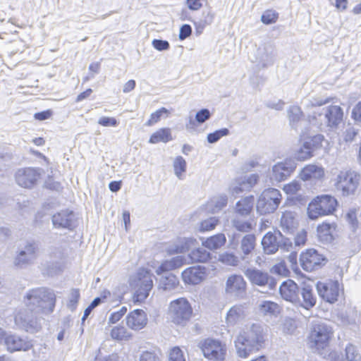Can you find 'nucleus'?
<instances>
[{
    "label": "nucleus",
    "instance_id": "obj_6",
    "mask_svg": "<svg viewBox=\"0 0 361 361\" xmlns=\"http://www.w3.org/2000/svg\"><path fill=\"white\" fill-rule=\"evenodd\" d=\"M192 308L185 298H179L172 300L169 306V315L172 322L184 325L190 319Z\"/></svg>",
    "mask_w": 361,
    "mask_h": 361
},
{
    "label": "nucleus",
    "instance_id": "obj_64",
    "mask_svg": "<svg viewBox=\"0 0 361 361\" xmlns=\"http://www.w3.org/2000/svg\"><path fill=\"white\" fill-rule=\"evenodd\" d=\"M173 270L169 259L164 261L161 265L157 269L156 273L158 275L161 274L163 272Z\"/></svg>",
    "mask_w": 361,
    "mask_h": 361
},
{
    "label": "nucleus",
    "instance_id": "obj_3",
    "mask_svg": "<svg viewBox=\"0 0 361 361\" xmlns=\"http://www.w3.org/2000/svg\"><path fill=\"white\" fill-rule=\"evenodd\" d=\"M153 275L146 269H139L130 279V285L136 289L135 298L142 302L149 295L153 287Z\"/></svg>",
    "mask_w": 361,
    "mask_h": 361
},
{
    "label": "nucleus",
    "instance_id": "obj_5",
    "mask_svg": "<svg viewBox=\"0 0 361 361\" xmlns=\"http://www.w3.org/2000/svg\"><path fill=\"white\" fill-rule=\"evenodd\" d=\"M282 200L281 192L273 188L263 190L257 202V211L264 215L274 213L279 207Z\"/></svg>",
    "mask_w": 361,
    "mask_h": 361
},
{
    "label": "nucleus",
    "instance_id": "obj_23",
    "mask_svg": "<svg viewBox=\"0 0 361 361\" xmlns=\"http://www.w3.org/2000/svg\"><path fill=\"white\" fill-rule=\"evenodd\" d=\"M290 125L301 137L305 136L311 125L310 116H306V114H289Z\"/></svg>",
    "mask_w": 361,
    "mask_h": 361
},
{
    "label": "nucleus",
    "instance_id": "obj_54",
    "mask_svg": "<svg viewBox=\"0 0 361 361\" xmlns=\"http://www.w3.org/2000/svg\"><path fill=\"white\" fill-rule=\"evenodd\" d=\"M328 126H337L343 120V114H324Z\"/></svg>",
    "mask_w": 361,
    "mask_h": 361
},
{
    "label": "nucleus",
    "instance_id": "obj_15",
    "mask_svg": "<svg viewBox=\"0 0 361 361\" xmlns=\"http://www.w3.org/2000/svg\"><path fill=\"white\" fill-rule=\"evenodd\" d=\"M247 283L240 274H231L227 277L225 283V292L231 298H242L246 291Z\"/></svg>",
    "mask_w": 361,
    "mask_h": 361
},
{
    "label": "nucleus",
    "instance_id": "obj_10",
    "mask_svg": "<svg viewBox=\"0 0 361 361\" xmlns=\"http://www.w3.org/2000/svg\"><path fill=\"white\" fill-rule=\"evenodd\" d=\"M360 181V175L355 171H341L337 176L336 187L343 195L353 194Z\"/></svg>",
    "mask_w": 361,
    "mask_h": 361
},
{
    "label": "nucleus",
    "instance_id": "obj_62",
    "mask_svg": "<svg viewBox=\"0 0 361 361\" xmlns=\"http://www.w3.org/2000/svg\"><path fill=\"white\" fill-rule=\"evenodd\" d=\"M307 240V232L305 230L299 231L295 237V244L297 246L305 245Z\"/></svg>",
    "mask_w": 361,
    "mask_h": 361
},
{
    "label": "nucleus",
    "instance_id": "obj_44",
    "mask_svg": "<svg viewBox=\"0 0 361 361\" xmlns=\"http://www.w3.org/2000/svg\"><path fill=\"white\" fill-rule=\"evenodd\" d=\"M219 261L228 266L237 267L240 259L235 254L226 252L219 255Z\"/></svg>",
    "mask_w": 361,
    "mask_h": 361
},
{
    "label": "nucleus",
    "instance_id": "obj_58",
    "mask_svg": "<svg viewBox=\"0 0 361 361\" xmlns=\"http://www.w3.org/2000/svg\"><path fill=\"white\" fill-rule=\"evenodd\" d=\"M153 47L158 51H164L169 49V43L166 40L154 39L152 42Z\"/></svg>",
    "mask_w": 361,
    "mask_h": 361
},
{
    "label": "nucleus",
    "instance_id": "obj_57",
    "mask_svg": "<svg viewBox=\"0 0 361 361\" xmlns=\"http://www.w3.org/2000/svg\"><path fill=\"white\" fill-rule=\"evenodd\" d=\"M173 269H178L186 263V259L184 256L179 255L172 257L169 259Z\"/></svg>",
    "mask_w": 361,
    "mask_h": 361
},
{
    "label": "nucleus",
    "instance_id": "obj_1",
    "mask_svg": "<svg viewBox=\"0 0 361 361\" xmlns=\"http://www.w3.org/2000/svg\"><path fill=\"white\" fill-rule=\"evenodd\" d=\"M27 310L20 312L15 317V322L27 332L38 331L41 325L37 314L50 313L55 307L56 297L52 291L44 288L30 290L25 297Z\"/></svg>",
    "mask_w": 361,
    "mask_h": 361
},
{
    "label": "nucleus",
    "instance_id": "obj_61",
    "mask_svg": "<svg viewBox=\"0 0 361 361\" xmlns=\"http://www.w3.org/2000/svg\"><path fill=\"white\" fill-rule=\"evenodd\" d=\"M192 34V28L190 25L185 24L181 26L179 32V39L183 40L190 36Z\"/></svg>",
    "mask_w": 361,
    "mask_h": 361
},
{
    "label": "nucleus",
    "instance_id": "obj_21",
    "mask_svg": "<svg viewBox=\"0 0 361 361\" xmlns=\"http://www.w3.org/2000/svg\"><path fill=\"white\" fill-rule=\"evenodd\" d=\"M52 223L56 228L71 230L75 226V214L68 209L62 210L53 215Z\"/></svg>",
    "mask_w": 361,
    "mask_h": 361
},
{
    "label": "nucleus",
    "instance_id": "obj_27",
    "mask_svg": "<svg viewBox=\"0 0 361 361\" xmlns=\"http://www.w3.org/2000/svg\"><path fill=\"white\" fill-rule=\"evenodd\" d=\"M254 197L250 195L238 201L235 206V216L246 217L250 214L254 205Z\"/></svg>",
    "mask_w": 361,
    "mask_h": 361
},
{
    "label": "nucleus",
    "instance_id": "obj_53",
    "mask_svg": "<svg viewBox=\"0 0 361 361\" xmlns=\"http://www.w3.org/2000/svg\"><path fill=\"white\" fill-rule=\"evenodd\" d=\"M170 361H185L183 352L179 347L173 348L169 353Z\"/></svg>",
    "mask_w": 361,
    "mask_h": 361
},
{
    "label": "nucleus",
    "instance_id": "obj_50",
    "mask_svg": "<svg viewBox=\"0 0 361 361\" xmlns=\"http://www.w3.org/2000/svg\"><path fill=\"white\" fill-rule=\"evenodd\" d=\"M301 189V184L298 180H293L290 183L284 185L283 190L288 195H295Z\"/></svg>",
    "mask_w": 361,
    "mask_h": 361
},
{
    "label": "nucleus",
    "instance_id": "obj_17",
    "mask_svg": "<svg viewBox=\"0 0 361 361\" xmlns=\"http://www.w3.org/2000/svg\"><path fill=\"white\" fill-rule=\"evenodd\" d=\"M324 260L323 255L314 249H308L302 252L300 257V265L307 271L318 269Z\"/></svg>",
    "mask_w": 361,
    "mask_h": 361
},
{
    "label": "nucleus",
    "instance_id": "obj_40",
    "mask_svg": "<svg viewBox=\"0 0 361 361\" xmlns=\"http://www.w3.org/2000/svg\"><path fill=\"white\" fill-rule=\"evenodd\" d=\"M172 140L171 130L169 128H161L154 133L149 142L152 144H156L160 142H167Z\"/></svg>",
    "mask_w": 361,
    "mask_h": 361
},
{
    "label": "nucleus",
    "instance_id": "obj_45",
    "mask_svg": "<svg viewBox=\"0 0 361 361\" xmlns=\"http://www.w3.org/2000/svg\"><path fill=\"white\" fill-rule=\"evenodd\" d=\"M306 143L309 144V147L314 152L324 147V143H328V141L325 140L324 135L321 134L316 135L310 138L309 140L305 141Z\"/></svg>",
    "mask_w": 361,
    "mask_h": 361
},
{
    "label": "nucleus",
    "instance_id": "obj_13",
    "mask_svg": "<svg viewBox=\"0 0 361 361\" xmlns=\"http://www.w3.org/2000/svg\"><path fill=\"white\" fill-rule=\"evenodd\" d=\"M38 247L34 242H27L18 251L13 263L18 267H25L34 263L37 257Z\"/></svg>",
    "mask_w": 361,
    "mask_h": 361
},
{
    "label": "nucleus",
    "instance_id": "obj_12",
    "mask_svg": "<svg viewBox=\"0 0 361 361\" xmlns=\"http://www.w3.org/2000/svg\"><path fill=\"white\" fill-rule=\"evenodd\" d=\"M316 288L319 296L329 303H334L337 301L342 290L338 281L333 280H329L325 282L319 281L316 285Z\"/></svg>",
    "mask_w": 361,
    "mask_h": 361
},
{
    "label": "nucleus",
    "instance_id": "obj_14",
    "mask_svg": "<svg viewBox=\"0 0 361 361\" xmlns=\"http://www.w3.org/2000/svg\"><path fill=\"white\" fill-rule=\"evenodd\" d=\"M244 274L254 285L267 287L270 290L274 289L276 286V279L262 270L249 268L244 271Z\"/></svg>",
    "mask_w": 361,
    "mask_h": 361
},
{
    "label": "nucleus",
    "instance_id": "obj_20",
    "mask_svg": "<svg viewBox=\"0 0 361 361\" xmlns=\"http://www.w3.org/2000/svg\"><path fill=\"white\" fill-rule=\"evenodd\" d=\"M281 298L292 303L300 302L299 288L296 283L291 279L284 281L279 286Z\"/></svg>",
    "mask_w": 361,
    "mask_h": 361
},
{
    "label": "nucleus",
    "instance_id": "obj_29",
    "mask_svg": "<svg viewBox=\"0 0 361 361\" xmlns=\"http://www.w3.org/2000/svg\"><path fill=\"white\" fill-rule=\"evenodd\" d=\"M245 317L244 307L243 305H234L228 310L226 322L228 326H235L241 322Z\"/></svg>",
    "mask_w": 361,
    "mask_h": 361
},
{
    "label": "nucleus",
    "instance_id": "obj_30",
    "mask_svg": "<svg viewBox=\"0 0 361 361\" xmlns=\"http://www.w3.org/2000/svg\"><path fill=\"white\" fill-rule=\"evenodd\" d=\"M256 245V237L253 234L244 235L240 241V250L243 255L240 257L243 261L248 263V256L254 250Z\"/></svg>",
    "mask_w": 361,
    "mask_h": 361
},
{
    "label": "nucleus",
    "instance_id": "obj_49",
    "mask_svg": "<svg viewBox=\"0 0 361 361\" xmlns=\"http://www.w3.org/2000/svg\"><path fill=\"white\" fill-rule=\"evenodd\" d=\"M240 180H241V182H243L244 189L248 191L257 184L259 180V176L255 173L251 174L250 176L240 178Z\"/></svg>",
    "mask_w": 361,
    "mask_h": 361
},
{
    "label": "nucleus",
    "instance_id": "obj_28",
    "mask_svg": "<svg viewBox=\"0 0 361 361\" xmlns=\"http://www.w3.org/2000/svg\"><path fill=\"white\" fill-rule=\"evenodd\" d=\"M295 214L293 212L285 211L282 213L280 226L282 231L286 233H292L298 226Z\"/></svg>",
    "mask_w": 361,
    "mask_h": 361
},
{
    "label": "nucleus",
    "instance_id": "obj_41",
    "mask_svg": "<svg viewBox=\"0 0 361 361\" xmlns=\"http://www.w3.org/2000/svg\"><path fill=\"white\" fill-rule=\"evenodd\" d=\"M313 156V151L309 147V144L305 142H304L302 145L294 153V159L300 161L308 160Z\"/></svg>",
    "mask_w": 361,
    "mask_h": 361
},
{
    "label": "nucleus",
    "instance_id": "obj_46",
    "mask_svg": "<svg viewBox=\"0 0 361 361\" xmlns=\"http://www.w3.org/2000/svg\"><path fill=\"white\" fill-rule=\"evenodd\" d=\"M279 18V13L273 9L266 10L261 17L262 22L265 25L275 23Z\"/></svg>",
    "mask_w": 361,
    "mask_h": 361
},
{
    "label": "nucleus",
    "instance_id": "obj_25",
    "mask_svg": "<svg viewBox=\"0 0 361 361\" xmlns=\"http://www.w3.org/2000/svg\"><path fill=\"white\" fill-rule=\"evenodd\" d=\"M281 238L282 235L280 232L278 233L271 232L266 233L262 240V245L264 252L268 255L276 252L280 247V240Z\"/></svg>",
    "mask_w": 361,
    "mask_h": 361
},
{
    "label": "nucleus",
    "instance_id": "obj_39",
    "mask_svg": "<svg viewBox=\"0 0 361 361\" xmlns=\"http://www.w3.org/2000/svg\"><path fill=\"white\" fill-rule=\"evenodd\" d=\"M188 257L192 262L204 263L211 258V253L204 247H198L192 250Z\"/></svg>",
    "mask_w": 361,
    "mask_h": 361
},
{
    "label": "nucleus",
    "instance_id": "obj_56",
    "mask_svg": "<svg viewBox=\"0 0 361 361\" xmlns=\"http://www.w3.org/2000/svg\"><path fill=\"white\" fill-rule=\"evenodd\" d=\"M140 361H160V360L154 352L146 350L141 353Z\"/></svg>",
    "mask_w": 361,
    "mask_h": 361
},
{
    "label": "nucleus",
    "instance_id": "obj_60",
    "mask_svg": "<svg viewBox=\"0 0 361 361\" xmlns=\"http://www.w3.org/2000/svg\"><path fill=\"white\" fill-rule=\"evenodd\" d=\"M205 0H186L188 8L191 11L200 10Z\"/></svg>",
    "mask_w": 361,
    "mask_h": 361
},
{
    "label": "nucleus",
    "instance_id": "obj_16",
    "mask_svg": "<svg viewBox=\"0 0 361 361\" xmlns=\"http://www.w3.org/2000/svg\"><path fill=\"white\" fill-rule=\"evenodd\" d=\"M207 276V268L197 265L186 268L181 273V278L185 285L196 286L203 282Z\"/></svg>",
    "mask_w": 361,
    "mask_h": 361
},
{
    "label": "nucleus",
    "instance_id": "obj_18",
    "mask_svg": "<svg viewBox=\"0 0 361 361\" xmlns=\"http://www.w3.org/2000/svg\"><path fill=\"white\" fill-rule=\"evenodd\" d=\"M39 169L33 168L20 169L16 173V180L18 185L25 188H30L39 178Z\"/></svg>",
    "mask_w": 361,
    "mask_h": 361
},
{
    "label": "nucleus",
    "instance_id": "obj_22",
    "mask_svg": "<svg viewBox=\"0 0 361 361\" xmlns=\"http://www.w3.org/2000/svg\"><path fill=\"white\" fill-rule=\"evenodd\" d=\"M126 322L130 329L134 331L141 330L147 324V314L142 310H134L127 315Z\"/></svg>",
    "mask_w": 361,
    "mask_h": 361
},
{
    "label": "nucleus",
    "instance_id": "obj_7",
    "mask_svg": "<svg viewBox=\"0 0 361 361\" xmlns=\"http://www.w3.org/2000/svg\"><path fill=\"white\" fill-rule=\"evenodd\" d=\"M204 356L213 361H224L226 356L227 348L221 341L207 338L200 343Z\"/></svg>",
    "mask_w": 361,
    "mask_h": 361
},
{
    "label": "nucleus",
    "instance_id": "obj_38",
    "mask_svg": "<svg viewBox=\"0 0 361 361\" xmlns=\"http://www.w3.org/2000/svg\"><path fill=\"white\" fill-rule=\"evenodd\" d=\"M259 311L264 315L276 316L280 312V307L276 302L264 300L259 305Z\"/></svg>",
    "mask_w": 361,
    "mask_h": 361
},
{
    "label": "nucleus",
    "instance_id": "obj_43",
    "mask_svg": "<svg viewBox=\"0 0 361 361\" xmlns=\"http://www.w3.org/2000/svg\"><path fill=\"white\" fill-rule=\"evenodd\" d=\"M345 357L347 361H361L358 348L351 343H348L345 348Z\"/></svg>",
    "mask_w": 361,
    "mask_h": 361
},
{
    "label": "nucleus",
    "instance_id": "obj_33",
    "mask_svg": "<svg viewBox=\"0 0 361 361\" xmlns=\"http://www.w3.org/2000/svg\"><path fill=\"white\" fill-rule=\"evenodd\" d=\"M226 242V238L224 233H218L202 241V246L210 250L221 248Z\"/></svg>",
    "mask_w": 361,
    "mask_h": 361
},
{
    "label": "nucleus",
    "instance_id": "obj_55",
    "mask_svg": "<svg viewBox=\"0 0 361 361\" xmlns=\"http://www.w3.org/2000/svg\"><path fill=\"white\" fill-rule=\"evenodd\" d=\"M357 134V130L354 127H349L345 130L343 135V141L346 143L351 142L354 140Z\"/></svg>",
    "mask_w": 361,
    "mask_h": 361
},
{
    "label": "nucleus",
    "instance_id": "obj_9",
    "mask_svg": "<svg viewBox=\"0 0 361 361\" xmlns=\"http://www.w3.org/2000/svg\"><path fill=\"white\" fill-rule=\"evenodd\" d=\"M332 334V329L327 324L324 323L314 324L309 337L311 346L317 350L325 348Z\"/></svg>",
    "mask_w": 361,
    "mask_h": 361
},
{
    "label": "nucleus",
    "instance_id": "obj_34",
    "mask_svg": "<svg viewBox=\"0 0 361 361\" xmlns=\"http://www.w3.org/2000/svg\"><path fill=\"white\" fill-rule=\"evenodd\" d=\"M231 224L238 231L243 233L251 231L255 226L253 220L251 219H243L240 216H233L231 219Z\"/></svg>",
    "mask_w": 361,
    "mask_h": 361
},
{
    "label": "nucleus",
    "instance_id": "obj_52",
    "mask_svg": "<svg viewBox=\"0 0 361 361\" xmlns=\"http://www.w3.org/2000/svg\"><path fill=\"white\" fill-rule=\"evenodd\" d=\"M80 298V291L78 289H72L68 298V307L74 310Z\"/></svg>",
    "mask_w": 361,
    "mask_h": 361
},
{
    "label": "nucleus",
    "instance_id": "obj_32",
    "mask_svg": "<svg viewBox=\"0 0 361 361\" xmlns=\"http://www.w3.org/2000/svg\"><path fill=\"white\" fill-rule=\"evenodd\" d=\"M178 286V278L173 274H169L160 278L158 286L164 291H171L176 289Z\"/></svg>",
    "mask_w": 361,
    "mask_h": 361
},
{
    "label": "nucleus",
    "instance_id": "obj_42",
    "mask_svg": "<svg viewBox=\"0 0 361 361\" xmlns=\"http://www.w3.org/2000/svg\"><path fill=\"white\" fill-rule=\"evenodd\" d=\"M186 161L181 156H178L175 158L173 167L174 173L178 179L182 180L183 178V175L186 171Z\"/></svg>",
    "mask_w": 361,
    "mask_h": 361
},
{
    "label": "nucleus",
    "instance_id": "obj_35",
    "mask_svg": "<svg viewBox=\"0 0 361 361\" xmlns=\"http://www.w3.org/2000/svg\"><path fill=\"white\" fill-rule=\"evenodd\" d=\"M110 336L113 340L123 341L130 340L133 334L125 326L118 325L111 329Z\"/></svg>",
    "mask_w": 361,
    "mask_h": 361
},
{
    "label": "nucleus",
    "instance_id": "obj_47",
    "mask_svg": "<svg viewBox=\"0 0 361 361\" xmlns=\"http://www.w3.org/2000/svg\"><path fill=\"white\" fill-rule=\"evenodd\" d=\"M219 223L217 217H210L200 222L199 230L201 232L210 231L216 227Z\"/></svg>",
    "mask_w": 361,
    "mask_h": 361
},
{
    "label": "nucleus",
    "instance_id": "obj_11",
    "mask_svg": "<svg viewBox=\"0 0 361 361\" xmlns=\"http://www.w3.org/2000/svg\"><path fill=\"white\" fill-rule=\"evenodd\" d=\"M297 164L294 159L287 158L275 164L270 173V180L279 183L287 179L296 169Z\"/></svg>",
    "mask_w": 361,
    "mask_h": 361
},
{
    "label": "nucleus",
    "instance_id": "obj_31",
    "mask_svg": "<svg viewBox=\"0 0 361 361\" xmlns=\"http://www.w3.org/2000/svg\"><path fill=\"white\" fill-rule=\"evenodd\" d=\"M302 302L301 305L306 310L313 307L317 302V298L313 293L312 286L309 284H303L301 289Z\"/></svg>",
    "mask_w": 361,
    "mask_h": 361
},
{
    "label": "nucleus",
    "instance_id": "obj_8",
    "mask_svg": "<svg viewBox=\"0 0 361 361\" xmlns=\"http://www.w3.org/2000/svg\"><path fill=\"white\" fill-rule=\"evenodd\" d=\"M49 261L44 264L46 273L54 275L60 272L63 267V261L66 257V249L63 245L51 246L48 250Z\"/></svg>",
    "mask_w": 361,
    "mask_h": 361
},
{
    "label": "nucleus",
    "instance_id": "obj_63",
    "mask_svg": "<svg viewBox=\"0 0 361 361\" xmlns=\"http://www.w3.org/2000/svg\"><path fill=\"white\" fill-rule=\"evenodd\" d=\"M99 123L103 126L109 127L116 126L118 122L114 118L103 116L99 120Z\"/></svg>",
    "mask_w": 361,
    "mask_h": 361
},
{
    "label": "nucleus",
    "instance_id": "obj_51",
    "mask_svg": "<svg viewBox=\"0 0 361 361\" xmlns=\"http://www.w3.org/2000/svg\"><path fill=\"white\" fill-rule=\"evenodd\" d=\"M228 130L227 128H221L220 130H217L214 133H209L207 135V141L209 143H215L221 137L224 136H226L228 135Z\"/></svg>",
    "mask_w": 361,
    "mask_h": 361
},
{
    "label": "nucleus",
    "instance_id": "obj_36",
    "mask_svg": "<svg viewBox=\"0 0 361 361\" xmlns=\"http://www.w3.org/2000/svg\"><path fill=\"white\" fill-rule=\"evenodd\" d=\"M228 198L226 195L213 197L208 202L207 207L212 213H217L226 206Z\"/></svg>",
    "mask_w": 361,
    "mask_h": 361
},
{
    "label": "nucleus",
    "instance_id": "obj_19",
    "mask_svg": "<svg viewBox=\"0 0 361 361\" xmlns=\"http://www.w3.org/2000/svg\"><path fill=\"white\" fill-rule=\"evenodd\" d=\"M3 340L6 350L10 353L27 351L32 347V344L27 339L17 334H8L6 331Z\"/></svg>",
    "mask_w": 361,
    "mask_h": 361
},
{
    "label": "nucleus",
    "instance_id": "obj_26",
    "mask_svg": "<svg viewBox=\"0 0 361 361\" xmlns=\"http://www.w3.org/2000/svg\"><path fill=\"white\" fill-rule=\"evenodd\" d=\"M195 243H196V240L192 238L178 239L174 243L168 245L166 252L169 255L185 253L190 250Z\"/></svg>",
    "mask_w": 361,
    "mask_h": 361
},
{
    "label": "nucleus",
    "instance_id": "obj_4",
    "mask_svg": "<svg viewBox=\"0 0 361 361\" xmlns=\"http://www.w3.org/2000/svg\"><path fill=\"white\" fill-rule=\"evenodd\" d=\"M337 206V200L332 196L324 195L317 197L307 207V214L310 219L332 214Z\"/></svg>",
    "mask_w": 361,
    "mask_h": 361
},
{
    "label": "nucleus",
    "instance_id": "obj_37",
    "mask_svg": "<svg viewBox=\"0 0 361 361\" xmlns=\"http://www.w3.org/2000/svg\"><path fill=\"white\" fill-rule=\"evenodd\" d=\"M334 231V225L329 223H323L317 226L318 236L323 241L331 242Z\"/></svg>",
    "mask_w": 361,
    "mask_h": 361
},
{
    "label": "nucleus",
    "instance_id": "obj_59",
    "mask_svg": "<svg viewBox=\"0 0 361 361\" xmlns=\"http://www.w3.org/2000/svg\"><path fill=\"white\" fill-rule=\"evenodd\" d=\"M231 190L233 195H239L240 193L247 191L244 189V185H243V182L240 179H238L232 184L231 186Z\"/></svg>",
    "mask_w": 361,
    "mask_h": 361
},
{
    "label": "nucleus",
    "instance_id": "obj_2",
    "mask_svg": "<svg viewBox=\"0 0 361 361\" xmlns=\"http://www.w3.org/2000/svg\"><path fill=\"white\" fill-rule=\"evenodd\" d=\"M262 327L259 324H252L240 333L235 341L237 354L242 358H246L255 350H258L264 341Z\"/></svg>",
    "mask_w": 361,
    "mask_h": 361
},
{
    "label": "nucleus",
    "instance_id": "obj_24",
    "mask_svg": "<svg viewBox=\"0 0 361 361\" xmlns=\"http://www.w3.org/2000/svg\"><path fill=\"white\" fill-rule=\"evenodd\" d=\"M324 175V169L316 164L306 165L299 173L300 179L304 181L322 180Z\"/></svg>",
    "mask_w": 361,
    "mask_h": 361
},
{
    "label": "nucleus",
    "instance_id": "obj_48",
    "mask_svg": "<svg viewBox=\"0 0 361 361\" xmlns=\"http://www.w3.org/2000/svg\"><path fill=\"white\" fill-rule=\"evenodd\" d=\"M270 272L281 276L286 277L289 275L290 271L284 262H280L270 269Z\"/></svg>",
    "mask_w": 361,
    "mask_h": 361
}]
</instances>
